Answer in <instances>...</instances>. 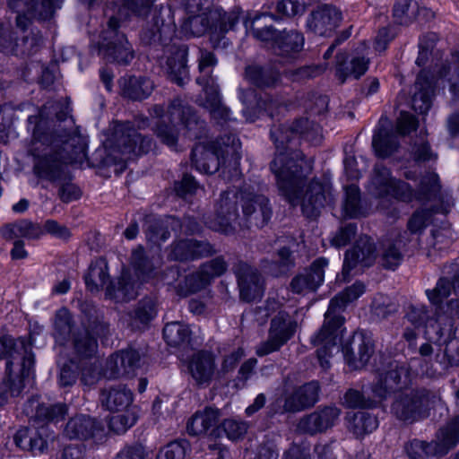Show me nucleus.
Instances as JSON below:
<instances>
[{
    "label": "nucleus",
    "instance_id": "obj_47",
    "mask_svg": "<svg viewBox=\"0 0 459 459\" xmlns=\"http://www.w3.org/2000/svg\"><path fill=\"white\" fill-rule=\"evenodd\" d=\"M247 430V425L246 422L227 419L210 431L209 438L215 441L225 435L228 439L234 441L243 437Z\"/></svg>",
    "mask_w": 459,
    "mask_h": 459
},
{
    "label": "nucleus",
    "instance_id": "obj_39",
    "mask_svg": "<svg viewBox=\"0 0 459 459\" xmlns=\"http://www.w3.org/2000/svg\"><path fill=\"white\" fill-rule=\"evenodd\" d=\"M156 314V301L152 298H143L128 312L127 325L132 330L145 329Z\"/></svg>",
    "mask_w": 459,
    "mask_h": 459
},
{
    "label": "nucleus",
    "instance_id": "obj_8",
    "mask_svg": "<svg viewBox=\"0 0 459 459\" xmlns=\"http://www.w3.org/2000/svg\"><path fill=\"white\" fill-rule=\"evenodd\" d=\"M32 344L24 338H13L9 334L0 335V360L5 359V372L11 374L19 371L22 377H30L33 373L35 358Z\"/></svg>",
    "mask_w": 459,
    "mask_h": 459
},
{
    "label": "nucleus",
    "instance_id": "obj_61",
    "mask_svg": "<svg viewBox=\"0 0 459 459\" xmlns=\"http://www.w3.org/2000/svg\"><path fill=\"white\" fill-rule=\"evenodd\" d=\"M383 370L386 375L392 376V379L398 384L402 390L404 391L410 385L411 381V367L407 362L392 360Z\"/></svg>",
    "mask_w": 459,
    "mask_h": 459
},
{
    "label": "nucleus",
    "instance_id": "obj_44",
    "mask_svg": "<svg viewBox=\"0 0 459 459\" xmlns=\"http://www.w3.org/2000/svg\"><path fill=\"white\" fill-rule=\"evenodd\" d=\"M404 318L415 328L433 325L437 323L436 310L422 304H410L404 311Z\"/></svg>",
    "mask_w": 459,
    "mask_h": 459
},
{
    "label": "nucleus",
    "instance_id": "obj_4",
    "mask_svg": "<svg viewBox=\"0 0 459 459\" xmlns=\"http://www.w3.org/2000/svg\"><path fill=\"white\" fill-rule=\"evenodd\" d=\"M167 119L158 120L154 133L160 142L170 148L176 149L179 131L174 121L180 123L194 138H201L206 133V122L202 119L197 111L182 97H174L168 106Z\"/></svg>",
    "mask_w": 459,
    "mask_h": 459
},
{
    "label": "nucleus",
    "instance_id": "obj_10",
    "mask_svg": "<svg viewBox=\"0 0 459 459\" xmlns=\"http://www.w3.org/2000/svg\"><path fill=\"white\" fill-rule=\"evenodd\" d=\"M297 327V321L288 312L279 311L271 319L268 337L257 346L256 355L263 357L278 351L294 336Z\"/></svg>",
    "mask_w": 459,
    "mask_h": 459
},
{
    "label": "nucleus",
    "instance_id": "obj_9",
    "mask_svg": "<svg viewBox=\"0 0 459 459\" xmlns=\"http://www.w3.org/2000/svg\"><path fill=\"white\" fill-rule=\"evenodd\" d=\"M240 204L243 216L239 228L261 229L269 222L273 210L264 195L255 193L249 187H243L240 189Z\"/></svg>",
    "mask_w": 459,
    "mask_h": 459
},
{
    "label": "nucleus",
    "instance_id": "obj_62",
    "mask_svg": "<svg viewBox=\"0 0 459 459\" xmlns=\"http://www.w3.org/2000/svg\"><path fill=\"white\" fill-rule=\"evenodd\" d=\"M190 452L191 445L188 440L175 439L159 451L156 459H185Z\"/></svg>",
    "mask_w": 459,
    "mask_h": 459
},
{
    "label": "nucleus",
    "instance_id": "obj_33",
    "mask_svg": "<svg viewBox=\"0 0 459 459\" xmlns=\"http://www.w3.org/2000/svg\"><path fill=\"white\" fill-rule=\"evenodd\" d=\"M106 295L117 303L129 302L137 295L136 282L129 271L123 270L106 288Z\"/></svg>",
    "mask_w": 459,
    "mask_h": 459
},
{
    "label": "nucleus",
    "instance_id": "obj_55",
    "mask_svg": "<svg viewBox=\"0 0 459 459\" xmlns=\"http://www.w3.org/2000/svg\"><path fill=\"white\" fill-rule=\"evenodd\" d=\"M371 391L375 398L378 399V402L386 400L392 394L396 395L404 392L399 387L398 384L392 379V376L386 375L384 370L378 372L377 381L373 383L371 386Z\"/></svg>",
    "mask_w": 459,
    "mask_h": 459
},
{
    "label": "nucleus",
    "instance_id": "obj_42",
    "mask_svg": "<svg viewBox=\"0 0 459 459\" xmlns=\"http://www.w3.org/2000/svg\"><path fill=\"white\" fill-rule=\"evenodd\" d=\"M218 409L206 407L203 411H196L186 423V431L192 437L207 433L211 428H215L219 420Z\"/></svg>",
    "mask_w": 459,
    "mask_h": 459
},
{
    "label": "nucleus",
    "instance_id": "obj_58",
    "mask_svg": "<svg viewBox=\"0 0 459 459\" xmlns=\"http://www.w3.org/2000/svg\"><path fill=\"white\" fill-rule=\"evenodd\" d=\"M190 329L186 325L179 322H171L165 325L163 328V338L170 346H179L187 342L190 338Z\"/></svg>",
    "mask_w": 459,
    "mask_h": 459
},
{
    "label": "nucleus",
    "instance_id": "obj_53",
    "mask_svg": "<svg viewBox=\"0 0 459 459\" xmlns=\"http://www.w3.org/2000/svg\"><path fill=\"white\" fill-rule=\"evenodd\" d=\"M16 371L12 376L5 372V377L0 381V406L5 405L10 397L18 396L24 387L23 382L29 377H22Z\"/></svg>",
    "mask_w": 459,
    "mask_h": 459
},
{
    "label": "nucleus",
    "instance_id": "obj_17",
    "mask_svg": "<svg viewBox=\"0 0 459 459\" xmlns=\"http://www.w3.org/2000/svg\"><path fill=\"white\" fill-rule=\"evenodd\" d=\"M342 351L347 364L353 369H359L367 365L375 348L369 336L363 332H355L342 345Z\"/></svg>",
    "mask_w": 459,
    "mask_h": 459
},
{
    "label": "nucleus",
    "instance_id": "obj_37",
    "mask_svg": "<svg viewBox=\"0 0 459 459\" xmlns=\"http://www.w3.org/2000/svg\"><path fill=\"white\" fill-rule=\"evenodd\" d=\"M415 88L416 91L411 100L412 108L420 114L427 113L431 107V99L435 91L431 74L422 70L417 76Z\"/></svg>",
    "mask_w": 459,
    "mask_h": 459
},
{
    "label": "nucleus",
    "instance_id": "obj_3",
    "mask_svg": "<svg viewBox=\"0 0 459 459\" xmlns=\"http://www.w3.org/2000/svg\"><path fill=\"white\" fill-rule=\"evenodd\" d=\"M176 25L170 11L163 6L155 7L140 34L143 45L155 53V57H166L169 79L179 86L189 80L187 66L188 46L174 40Z\"/></svg>",
    "mask_w": 459,
    "mask_h": 459
},
{
    "label": "nucleus",
    "instance_id": "obj_21",
    "mask_svg": "<svg viewBox=\"0 0 459 459\" xmlns=\"http://www.w3.org/2000/svg\"><path fill=\"white\" fill-rule=\"evenodd\" d=\"M327 264L328 261L324 257L316 259L303 273L292 278L290 283V290L295 294L316 291L324 282L325 268Z\"/></svg>",
    "mask_w": 459,
    "mask_h": 459
},
{
    "label": "nucleus",
    "instance_id": "obj_52",
    "mask_svg": "<svg viewBox=\"0 0 459 459\" xmlns=\"http://www.w3.org/2000/svg\"><path fill=\"white\" fill-rule=\"evenodd\" d=\"M436 441L427 442L414 438L404 444V451L410 459H428L430 456H441Z\"/></svg>",
    "mask_w": 459,
    "mask_h": 459
},
{
    "label": "nucleus",
    "instance_id": "obj_49",
    "mask_svg": "<svg viewBox=\"0 0 459 459\" xmlns=\"http://www.w3.org/2000/svg\"><path fill=\"white\" fill-rule=\"evenodd\" d=\"M76 355L82 358L92 357L98 349L96 336L88 333L80 326L74 332L70 340Z\"/></svg>",
    "mask_w": 459,
    "mask_h": 459
},
{
    "label": "nucleus",
    "instance_id": "obj_11",
    "mask_svg": "<svg viewBox=\"0 0 459 459\" xmlns=\"http://www.w3.org/2000/svg\"><path fill=\"white\" fill-rule=\"evenodd\" d=\"M240 202V190L228 189L223 191L216 204L215 217L210 228L225 235L236 232L237 227L241 226L238 204Z\"/></svg>",
    "mask_w": 459,
    "mask_h": 459
},
{
    "label": "nucleus",
    "instance_id": "obj_15",
    "mask_svg": "<svg viewBox=\"0 0 459 459\" xmlns=\"http://www.w3.org/2000/svg\"><path fill=\"white\" fill-rule=\"evenodd\" d=\"M341 415L336 406L319 407L316 411L303 415L298 421L296 430L299 434L316 436L332 429Z\"/></svg>",
    "mask_w": 459,
    "mask_h": 459
},
{
    "label": "nucleus",
    "instance_id": "obj_54",
    "mask_svg": "<svg viewBox=\"0 0 459 459\" xmlns=\"http://www.w3.org/2000/svg\"><path fill=\"white\" fill-rule=\"evenodd\" d=\"M273 17V14L265 13L255 15L250 22V31L255 39L261 41L272 40L273 45H275V39L278 38V34H280L281 30H276L273 25H268L266 23L263 25L264 21L272 19Z\"/></svg>",
    "mask_w": 459,
    "mask_h": 459
},
{
    "label": "nucleus",
    "instance_id": "obj_12",
    "mask_svg": "<svg viewBox=\"0 0 459 459\" xmlns=\"http://www.w3.org/2000/svg\"><path fill=\"white\" fill-rule=\"evenodd\" d=\"M196 82L203 86V94L196 99V104L209 112L211 121L221 128L234 121L230 108L222 101L219 85L204 78H197Z\"/></svg>",
    "mask_w": 459,
    "mask_h": 459
},
{
    "label": "nucleus",
    "instance_id": "obj_26",
    "mask_svg": "<svg viewBox=\"0 0 459 459\" xmlns=\"http://www.w3.org/2000/svg\"><path fill=\"white\" fill-rule=\"evenodd\" d=\"M320 385L317 381H310L295 387L291 392L285 393L291 413H297L315 406L319 401Z\"/></svg>",
    "mask_w": 459,
    "mask_h": 459
},
{
    "label": "nucleus",
    "instance_id": "obj_16",
    "mask_svg": "<svg viewBox=\"0 0 459 459\" xmlns=\"http://www.w3.org/2000/svg\"><path fill=\"white\" fill-rule=\"evenodd\" d=\"M377 258V248L374 239L368 236H360L354 246L345 252L342 273L347 275L358 265L370 267Z\"/></svg>",
    "mask_w": 459,
    "mask_h": 459
},
{
    "label": "nucleus",
    "instance_id": "obj_2",
    "mask_svg": "<svg viewBox=\"0 0 459 459\" xmlns=\"http://www.w3.org/2000/svg\"><path fill=\"white\" fill-rule=\"evenodd\" d=\"M270 136L276 149L270 169L275 175L281 195L294 204L304 179L312 172V164L297 149L299 134L294 130V122L291 126H273Z\"/></svg>",
    "mask_w": 459,
    "mask_h": 459
},
{
    "label": "nucleus",
    "instance_id": "obj_36",
    "mask_svg": "<svg viewBox=\"0 0 459 459\" xmlns=\"http://www.w3.org/2000/svg\"><path fill=\"white\" fill-rule=\"evenodd\" d=\"M304 36L296 30H283L278 34L275 45H273L274 53L286 59H294L303 49Z\"/></svg>",
    "mask_w": 459,
    "mask_h": 459
},
{
    "label": "nucleus",
    "instance_id": "obj_22",
    "mask_svg": "<svg viewBox=\"0 0 459 459\" xmlns=\"http://www.w3.org/2000/svg\"><path fill=\"white\" fill-rule=\"evenodd\" d=\"M342 21L341 11L332 4H321L312 11L307 19V27L313 33L326 36L331 33Z\"/></svg>",
    "mask_w": 459,
    "mask_h": 459
},
{
    "label": "nucleus",
    "instance_id": "obj_28",
    "mask_svg": "<svg viewBox=\"0 0 459 459\" xmlns=\"http://www.w3.org/2000/svg\"><path fill=\"white\" fill-rule=\"evenodd\" d=\"M100 402L109 411H126L133 403V393L122 384L108 385L100 390Z\"/></svg>",
    "mask_w": 459,
    "mask_h": 459
},
{
    "label": "nucleus",
    "instance_id": "obj_13",
    "mask_svg": "<svg viewBox=\"0 0 459 459\" xmlns=\"http://www.w3.org/2000/svg\"><path fill=\"white\" fill-rule=\"evenodd\" d=\"M410 241L406 230H393L383 238L377 250L379 265L385 270H396L403 261Z\"/></svg>",
    "mask_w": 459,
    "mask_h": 459
},
{
    "label": "nucleus",
    "instance_id": "obj_7",
    "mask_svg": "<svg viewBox=\"0 0 459 459\" xmlns=\"http://www.w3.org/2000/svg\"><path fill=\"white\" fill-rule=\"evenodd\" d=\"M434 395L427 389H411L394 395L391 413L405 424H412L429 416Z\"/></svg>",
    "mask_w": 459,
    "mask_h": 459
},
{
    "label": "nucleus",
    "instance_id": "obj_35",
    "mask_svg": "<svg viewBox=\"0 0 459 459\" xmlns=\"http://www.w3.org/2000/svg\"><path fill=\"white\" fill-rule=\"evenodd\" d=\"M102 430V426L96 419L88 415H76L65 425V435L70 439L87 440Z\"/></svg>",
    "mask_w": 459,
    "mask_h": 459
},
{
    "label": "nucleus",
    "instance_id": "obj_6",
    "mask_svg": "<svg viewBox=\"0 0 459 459\" xmlns=\"http://www.w3.org/2000/svg\"><path fill=\"white\" fill-rule=\"evenodd\" d=\"M120 20L111 16L103 30L99 42V55L108 63L126 66L134 60L135 53L126 36L119 31Z\"/></svg>",
    "mask_w": 459,
    "mask_h": 459
},
{
    "label": "nucleus",
    "instance_id": "obj_40",
    "mask_svg": "<svg viewBox=\"0 0 459 459\" xmlns=\"http://www.w3.org/2000/svg\"><path fill=\"white\" fill-rule=\"evenodd\" d=\"M0 234L6 240L18 238L38 239L44 234V230L39 223L29 220H19L0 228Z\"/></svg>",
    "mask_w": 459,
    "mask_h": 459
},
{
    "label": "nucleus",
    "instance_id": "obj_43",
    "mask_svg": "<svg viewBox=\"0 0 459 459\" xmlns=\"http://www.w3.org/2000/svg\"><path fill=\"white\" fill-rule=\"evenodd\" d=\"M77 328L72 313L66 307H61L56 312L52 334L56 343L65 345Z\"/></svg>",
    "mask_w": 459,
    "mask_h": 459
},
{
    "label": "nucleus",
    "instance_id": "obj_45",
    "mask_svg": "<svg viewBox=\"0 0 459 459\" xmlns=\"http://www.w3.org/2000/svg\"><path fill=\"white\" fill-rule=\"evenodd\" d=\"M437 437V449L439 455L443 456L459 443V416H455L440 428Z\"/></svg>",
    "mask_w": 459,
    "mask_h": 459
},
{
    "label": "nucleus",
    "instance_id": "obj_14",
    "mask_svg": "<svg viewBox=\"0 0 459 459\" xmlns=\"http://www.w3.org/2000/svg\"><path fill=\"white\" fill-rule=\"evenodd\" d=\"M232 270L237 277L239 297L246 302L260 299L264 292V279L257 268L248 263L238 260Z\"/></svg>",
    "mask_w": 459,
    "mask_h": 459
},
{
    "label": "nucleus",
    "instance_id": "obj_59",
    "mask_svg": "<svg viewBox=\"0 0 459 459\" xmlns=\"http://www.w3.org/2000/svg\"><path fill=\"white\" fill-rule=\"evenodd\" d=\"M418 13V4L413 0H396L393 15L396 23L400 25H408L416 18Z\"/></svg>",
    "mask_w": 459,
    "mask_h": 459
},
{
    "label": "nucleus",
    "instance_id": "obj_29",
    "mask_svg": "<svg viewBox=\"0 0 459 459\" xmlns=\"http://www.w3.org/2000/svg\"><path fill=\"white\" fill-rule=\"evenodd\" d=\"M44 428L35 429L22 427L13 435V442L17 447L32 455L43 454L48 446V438L45 437Z\"/></svg>",
    "mask_w": 459,
    "mask_h": 459
},
{
    "label": "nucleus",
    "instance_id": "obj_31",
    "mask_svg": "<svg viewBox=\"0 0 459 459\" xmlns=\"http://www.w3.org/2000/svg\"><path fill=\"white\" fill-rule=\"evenodd\" d=\"M224 156L212 147V143L204 145L197 143L192 149L191 160L195 169L205 174H213L218 171Z\"/></svg>",
    "mask_w": 459,
    "mask_h": 459
},
{
    "label": "nucleus",
    "instance_id": "obj_64",
    "mask_svg": "<svg viewBox=\"0 0 459 459\" xmlns=\"http://www.w3.org/2000/svg\"><path fill=\"white\" fill-rule=\"evenodd\" d=\"M107 265L99 264H91L84 276L86 287L91 292L99 291L108 281Z\"/></svg>",
    "mask_w": 459,
    "mask_h": 459
},
{
    "label": "nucleus",
    "instance_id": "obj_56",
    "mask_svg": "<svg viewBox=\"0 0 459 459\" xmlns=\"http://www.w3.org/2000/svg\"><path fill=\"white\" fill-rule=\"evenodd\" d=\"M394 178H391L390 170L382 163H377L373 169L371 186L373 193L378 197L388 196V190Z\"/></svg>",
    "mask_w": 459,
    "mask_h": 459
},
{
    "label": "nucleus",
    "instance_id": "obj_23",
    "mask_svg": "<svg viewBox=\"0 0 459 459\" xmlns=\"http://www.w3.org/2000/svg\"><path fill=\"white\" fill-rule=\"evenodd\" d=\"M80 307L82 313L80 327L96 336L97 340L98 338L101 341L107 340L111 335V329L103 312L93 303L88 301L82 302Z\"/></svg>",
    "mask_w": 459,
    "mask_h": 459
},
{
    "label": "nucleus",
    "instance_id": "obj_60",
    "mask_svg": "<svg viewBox=\"0 0 459 459\" xmlns=\"http://www.w3.org/2000/svg\"><path fill=\"white\" fill-rule=\"evenodd\" d=\"M194 238H185L173 241L169 247L168 259L170 261H194Z\"/></svg>",
    "mask_w": 459,
    "mask_h": 459
},
{
    "label": "nucleus",
    "instance_id": "obj_41",
    "mask_svg": "<svg viewBox=\"0 0 459 459\" xmlns=\"http://www.w3.org/2000/svg\"><path fill=\"white\" fill-rule=\"evenodd\" d=\"M245 78L258 88H270L277 84L280 74L271 65L252 64L245 68Z\"/></svg>",
    "mask_w": 459,
    "mask_h": 459
},
{
    "label": "nucleus",
    "instance_id": "obj_1",
    "mask_svg": "<svg viewBox=\"0 0 459 459\" xmlns=\"http://www.w3.org/2000/svg\"><path fill=\"white\" fill-rule=\"evenodd\" d=\"M71 108L66 101L49 100L39 110V117L30 116L28 122L34 125L33 143H40L48 151L39 154L31 150L34 175L40 180L54 185L68 178L69 163L82 162L86 157V142L75 126Z\"/></svg>",
    "mask_w": 459,
    "mask_h": 459
},
{
    "label": "nucleus",
    "instance_id": "obj_34",
    "mask_svg": "<svg viewBox=\"0 0 459 459\" xmlns=\"http://www.w3.org/2000/svg\"><path fill=\"white\" fill-rule=\"evenodd\" d=\"M8 6L15 12L26 10L32 16L43 21L53 17L64 0H6Z\"/></svg>",
    "mask_w": 459,
    "mask_h": 459
},
{
    "label": "nucleus",
    "instance_id": "obj_25",
    "mask_svg": "<svg viewBox=\"0 0 459 459\" xmlns=\"http://www.w3.org/2000/svg\"><path fill=\"white\" fill-rule=\"evenodd\" d=\"M120 95L132 101H143L148 99L154 88L153 81L143 75H125L118 80Z\"/></svg>",
    "mask_w": 459,
    "mask_h": 459
},
{
    "label": "nucleus",
    "instance_id": "obj_20",
    "mask_svg": "<svg viewBox=\"0 0 459 459\" xmlns=\"http://www.w3.org/2000/svg\"><path fill=\"white\" fill-rule=\"evenodd\" d=\"M23 412L37 423L58 422L68 414L65 403H43L37 397L29 398L23 404Z\"/></svg>",
    "mask_w": 459,
    "mask_h": 459
},
{
    "label": "nucleus",
    "instance_id": "obj_57",
    "mask_svg": "<svg viewBox=\"0 0 459 459\" xmlns=\"http://www.w3.org/2000/svg\"><path fill=\"white\" fill-rule=\"evenodd\" d=\"M294 130L298 131L299 140L303 138L311 144L317 145L321 143L323 134L321 126L307 118H299L294 121Z\"/></svg>",
    "mask_w": 459,
    "mask_h": 459
},
{
    "label": "nucleus",
    "instance_id": "obj_30",
    "mask_svg": "<svg viewBox=\"0 0 459 459\" xmlns=\"http://www.w3.org/2000/svg\"><path fill=\"white\" fill-rule=\"evenodd\" d=\"M340 326L334 325H330L324 331V325L321 326L318 333L313 338L315 345H321L317 349L316 354L320 366L324 369H328L331 367L329 359L333 356V351L339 350L337 346V339L341 332Z\"/></svg>",
    "mask_w": 459,
    "mask_h": 459
},
{
    "label": "nucleus",
    "instance_id": "obj_27",
    "mask_svg": "<svg viewBox=\"0 0 459 459\" xmlns=\"http://www.w3.org/2000/svg\"><path fill=\"white\" fill-rule=\"evenodd\" d=\"M144 221L146 238L153 244L167 241L170 237V230H176L180 226V221L173 216L161 218L147 215Z\"/></svg>",
    "mask_w": 459,
    "mask_h": 459
},
{
    "label": "nucleus",
    "instance_id": "obj_48",
    "mask_svg": "<svg viewBox=\"0 0 459 459\" xmlns=\"http://www.w3.org/2000/svg\"><path fill=\"white\" fill-rule=\"evenodd\" d=\"M372 146L379 158H387L391 156L398 148L396 135L390 130L379 128L374 134Z\"/></svg>",
    "mask_w": 459,
    "mask_h": 459
},
{
    "label": "nucleus",
    "instance_id": "obj_46",
    "mask_svg": "<svg viewBox=\"0 0 459 459\" xmlns=\"http://www.w3.org/2000/svg\"><path fill=\"white\" fill-rule=\"evenodd\" d=\"M137 139L139 133L128 124L117 126L113 134L114 144L122 154H132L135 151Z\"/></svg>",
    "mask_w": 459,
    "mask_h": 459
},
{
    "label": "nucleus",
    "instance_id": "obj_63",
    "mask_svg": "<svg viewBox=\"0 0 459 459\" xmlns=\"http://www.w3.org/2000/svg\"><path fill=\"white\" fill-rule=\"evenodd\" d=\"M131 264L138 276L142 277L143 280L150 277L154 271L153 264L142 246H138L132 251Z\"/></svg>",
    "mask_w": 459,
    "mask_h": 459
},
{
    "label": "nucleus",
    "instance_id": "obj_18",
    "mask_svg": "<svg viewBox=\"0 0 459 459\" xmlns=\"http://www.w3.org/2000/svg\"><path fill=\"white\" fill-rule=\"evenodd\" d=\"M364 291L365 285L360 281H356L333 297L330 300L328 308L325 314L324 330L332 325L342 327L345 321L342 315V312L349 303L357 299Z\"/></svg>",
    "mask_w": 459,
    "mask_h": 459
},
{
    "label": "nucleus",
    "instance_id": "obj_24",
    "mask_svg": "<svg viewBox=\"0 0 459 459\" xmlns=\"http://www.w3.org/2000/svg\"><path fill=\"white\" fill-rule=\"evenodd\" d=\"M228 264L222 255L203 264L199 270L189 274L186 278V283L192 292H196L205 288L211 281L221 276L227 271Z\"/></svg>",
    "mask_w": 459,
    "mask_h": 459
},
{
    "label": "nucleus",
    "instance_id": "obj_19",
    "mask_svg": "<svg viewBox=\"0 0 459 459\" xmlns=\"http://www.w3.org/2000/svg\"><path fill=\"white\" fill-rule=\"evenodd\" d=\"M307 178L304 179L299 192V199L293 204L296 206L300 203L302 213L310 220L316 219L326 204L331 202L330 193H326L323 184L312 181L307 187V190L300 201V193Z\"/></svg>",
    "mask_w": 459,
    "mask_h": 459
},
{
    "label": "nucleus",
    "instance_id": "obj_32",
    "mask_svg": "<svg viewBox=\"0 0 459 459\" xmlns=\"http://www.w3.org/2000/svg\"><path fill=\"white\" fill-rule=\"evenodd\" d=\"M188 369L198 385L207 386L211 384L216 369L214 357L210 352L198 351L193 355Z\"/></svg>",
    "mask_w": 459,
    "mask_h": 459
},
{
    "label": "nucleus",
    "instance_id": "obj_51",
    "mask_svg": "<svg viewBox=\"0 0 459 459\" xmlns=\"http://www.w3.org/2000/svg\"><path fill=\"white\" fill-rule=\"evenodd\" d=\"M277 259L268 263V273L273 277L287 275L295 267V257L292 251L282 247L277 250Z\"/></svg>",
    "mask_w": 459,
    "mask_h": 459
},
{
    "label": "nucleus",
    "instance_id": "obj_38",
    "mask_svg": "<svg viewBox=\"0 0 459 459\" xmlns=\"http://www.w3.org/2000/svg\"><path fill=\"white\" fill-rule=\"evenodd\" d=\"M346 53L336 55V77L341 83H344L347 78L359 79L368 68L369 59L363 56H356L350 61Z\"/></svg>",
    "mask_w": 459,
    "mask_h": 459
},
{
    "label": "nucleus",
    "instance_id": "obj_50",
    "mask_svg": "<svg viewBox=\"0 0 459 459\" xmlns=\"http://www.w3.org/2000/svg\"><path fill=\"white\" fill-rule=\"evenodd\" d=\"M378 426L376 416L365 411H358L351 416L348 429L356 437H363L365 435L373 432Z\"/></svg>",
    "mask_w": 459,
    "mask_h": 459
},
{
    "label": "nucleus",
    "instance_id": "obj_5",
    "mask_svg": "<svg viewBox=\"0 0 459 459\" xmlns=\"http://www.w3.org/2000/svg\"><path fill=\"white\" fill-rule=\"evenodd\" d=\"M452 291L459 296V264L456 263L445 265L436 286L425 290L430 305L436 310L437 323L448 326H453L454 321L459 319V299H452L444 303Z\"/></svg>",
    "mask_w": 459,
    "mask_h": 459
}]
</instances>
